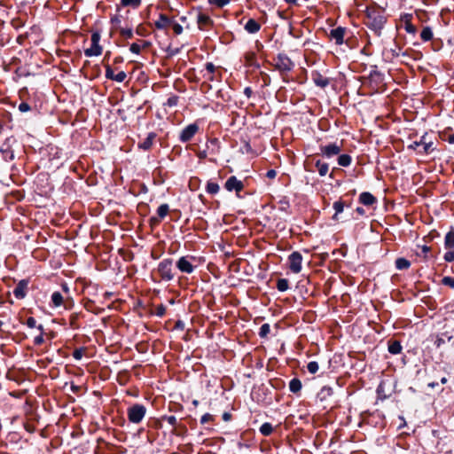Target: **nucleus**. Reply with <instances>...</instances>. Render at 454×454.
I'll use <instances>...</instances> for the list:
<instances>
[{"instance_id": "f3484780", "label": "nucleus", "mask_w": 454, "mask_h": 454, "mask_svg": "<svg viewBox=\"0 0 454 454\" xmlns=\"http://www.w3.org/2000/svg\"><path fill=\"white\" fill-rule=\"evenodd\" d=\"M376 198L370 192H364L359 195V202L364 206H372L376 202Z\"/></svg>"}, {"instance_id": "aec40b11", "label": "nucleus", "mask_w": 454, "mask_h": 454, "mask_svg": "<svg viewBox=\"0 0 454 454\" xmlns=\"http://www.w3.org/2000/svg\"><path fill=\"white\" fill-rule=\"evenodd\" d=\"M315 167L320 176H325L329 170V165L326 162L317 160L315 163Z\"/></svg>"}, {"instance_id": "20e7f679", "label": "nucleus", "mask_w": 454, "mask_h": 454, "mask_svg": "<svg viewBox=\"0 0 454 454\" xmlns=\"http://www.w3.org/2000/svg\"><path fill=\"white\" fill-rule=\"evenodd\" d=\"M172 269L173 260L169 258L163 259L158 265V272L160 278L165 281H170L174 278Z\"/></svg>"}, {"instance_id": "ddd939ff", "label": "nucleus", "mask_w": 454, "mask_h": 454, "mask_svg": "<svg viewBox=\"0 0 454 454\" xmlns=\"http://www.w3.org/2000/svg\"><path fill=\"white\" fill-rule=\"evenodd\" d=\"M197 24L200 30H207L213 25V20L208 15L200 12L197 16Z\"/></svg>"}, {"instance_id": "3c124183", "label": "nucleus", "mask_w": 454, "mask_h": 454, "mask_svg": "<svg viewBox=\"0 0 454 454\" xmlns=\"http://www.w3.org/2000/svg\"><path fill=\"white\" fill-rule=\"evenodd\" d=\"M18 108L21 113L28 112L31 109L30 106L26 102L20 103Z\"/></svg>"}, {"instance_id": "a19ab883", "label": "nucleus", "mask_w": 454, "mask_h": 454, "mask_svg": "<svg viewBox=\"0 0 454 454\" xmlns=\"http://www.w3.org/2000/svg\"><path fill=\"white\" fill-rule=\"evenodd\" d=\"M120 34L125 37V38H128V39H130L133 37V31L131 28H121L120 29Z\"/></svg>"}, {"instance_id": "f8f14e48", "label": "nucleus", "mask_w": 454, "mask_h": 454, "mask_svg": "<svg viewBox=\"0 0 454 454\" xmlns=\"http://www.w3.org/2000/svg\"><path fill=\"white\" fill-rule=\"evenodd\" d=\"M176 267L183 273L191 274L194 270V266L187 256L179 258L176 262Z\"/></svg>"}, {"instance_id": "e433bc0d", "label": "nucleus", "mask_w": 454, "mask_h": 454, "mask_svg": "<svg viewBox=\"0 0 454 454\" xmlns=\"http://www.w3.org/2000/svg\"><path fill=\"white\" fill-rule=\"evenodd\" d=\"M270 326L269 324H263L261 327H260V331H259V336L261 338H265L267 337V335L270 333Z\"/></svg>"}, {"instance_id": "bf43d9fd", "label": "nucleus", "mask_w": 454, "mask_h": 454, "mask_svg": "<svg viewBox=\"0 0 454 454\" xmlns=\"http://www.w3.org/2000/svg\"><path fill=\"white\" fill-rule=\"evenodd\" d=\"M276 176H277V172H276V170H274V169H270V170H268V171H267V173H266V176H267L268 178H270V179H273V178H275V177H276Z\"/></svg>"}, {"instance_id": "ea45409f", "label": "nucleus", "mask_w": 454, "mask_h": 454, "mask_svg": "<svg viewBox=\"0 0 454 454\" xmlns=\"http://www.w3.org/2000/svg\"><path fill=\"white\" fill-rule=\"evenodd\" d=\"M37 328L39 329V331L41 332V333H40L38 336H36V337L35 338V340H34V343H35V345H41V344H43V341H44V339H43V325H38V326H37Z\"/></svg>"}, {"instance_id": "7ed1b4c3", "label": "nucleus", "mask_w": 454, "mask_h": 454, "mask_svg": "<svg viewBox=\"0 0 454 454\" xmlns=\"http://www.w3.org/2000/svg\"><path fill=\"white\" fill-rule=\"evenodd\" d=\"M420 147L421 149H419L418 153L421 154H428L434 150V143L427 141L426 135L422 136L419 141H414L408 146L409 149L412 150H418Z\"/></svg>"}, {"instance_id": "5701e85b", "label": "nucleus", "mask_w": 454, "mask_h": 454, "mask_svg": "<svg viewBox=\"0 0 454 454\" xmlns=\"http://www.w3.org/2000/svg\"><path fill=\"white\" fill-rule=\"evenodd\" d=\"M444 246L447 249L454 248V231H449L444 239Z\"/></svg>"}, {"instance_id": "7c9ffc66", "label": "nucleus", "mask_w": 454, "mask_h": 454, "mask_svg": "<svg viewBox=\"0 0 454 454\" xmlns=\"http://www.w3.org/2000/svg\"><path fill=\"white\" fill-rule=\"evenodd\" d=\"M121 4L123 7H132L137 9L141 4V0H121Z\"/></svg>"}, {"instance_id": "e2e57ef3", "label": "nucleus", "mask_w": 454, "mask_h": 454, "mask_svg": "<svg viewBox=\"0 0 454 454\" xmlns=\"http://www.w3.org/2000/svg\"><path fill=\"white\" fill-rule=\"evenodd\" d=\"M223 418L225 421H227L231 419V414L225 412V413H223Z\"/></svg>"}, {"instance_id": "c85d7f7f", "label": "nucleus", "mask_w": 454, "mask_h": 454, "mask_svg": "<svg viewBox=\"0 0 454 454\" xmlns=\"http://www.w3.org/2000/svg\"><path fill=\"white\" fill-rule=\"evenodd\" d=\"M411 266V262L405 259V258H397L395 260V267L398 269V270H407L409 269Z\"/></svg>"}, {"instance_id": "c03bdc74", "label": "nucleus", "mask_w": 454, "mask_h": 454, "mask_svg": "<svg viewBox=\"0 0 454 454\" xmlns=\"http://www.w3.org/2000/svg\"><path fill=\"white\" fill-rule=\"evenodd\" d=\"M114 76H115V74H114V70L112 69V67L109 65H107L106 67V77L109 80L114 81Z\"/></svg>"}, {"instance_id": "9b49d317", "label": "nucleus", "mask_w": 454, "mask_h": 454, "mask_svg": "<svg viewBox=\"0 0 454 454\" xmlns=\"http://www.w3.org/2000/svg\"><path fill=\"white\" fill-rule=\"evenodd\" d=\"M347 33V28L343 27H338L330 31L329 38L334 41L335 44L341 45L344 43V37Z\"/></svg>"}, {"instance_id": "72a5a7b5", "label": "nucleus", "mask_w": 454, "mask_h": 454, "mask_svg": "<svg viewBox=\"0 0 454 454\" xmlns=\"http://www.w3.org/2000/svg\"><path fill=\"white\" fill-rule=\"evenodd\" d=\"M206 190L210 194H216L219 192L220 187L218 184L209 181L207 184Z\"/></svg>"}, {"instance_id": "0eeeda50", "label": "nucleus", "mask_w": 454, "mask_h": 454, "mask_svg": "<svg viewBox=\"0 0 454 454\" xmlns=\"http://www.w3.org/2000/svg\"><path fill=\"white\" fill-rule=\"evenodd\" d=\"M288 261H289V269L293 273L297 274L301 271L302 255L301 254L300 252H297V251L293 252L289 255Z\"/></svg>"}, {"instance_id": "c756f323", "label": "nucleus", "mask_w": 454, "mask_h": 454, "mask_svg": "<svg viewBox=\"0 0 454 454\" xmlns=\"http://www.w3.org/2000/svg\"><path fill=\"white\" fill-rule=\"evenodd\" d=\"M388 351L393 355L399 354L402 351V346H401L400 342L395 340V341H392L391 343H389Z\"/></svg>"}, {"instance_id": "4c0bfd02", "label": "nucleus", "mask_w": 454, "mask_h": 454, "mask_svg": "<svg viewBox=\"0 0 454 454\" xmlns=\"http://www.w3.org/2000/svg\"><path fill=\"white\" fill-rule=\"evenodd\" d=\"M418 247L421 249V254H418V255H422L425 260H427L429 258L428 254L431 251V247L427 245L418 246Z\"/></svg>"}, {"instance_id": "338daca9", "label": "nucleus", "mask_w": 454, "mask_h": 454, "mask_svg": "<svg viewBox=\"0 0 454 454\" xmlns=\"http://www.w3.org/2000/svg\"><path fill=\"white\" fill-rule=\"evenodd\" d=\"M356 211L358 214L363 215L364 213V209L362 207H357Z\"/></svg>"}, {"instance_id": "680f3d73", "label": "nucleus", "mask_w": 454, "mask_h": 454, "mask_svg": "<svg viewBox=\"0 0 454 454\" xmlns=\"http://www.w3.org/2000/svg\"><path fill=\"white\" fill-rule=\"evenodd\" d=\"M198 156H199V158H200V159H204V158H206V157H207V153H206V152H205V151H203V152H200V153H199V154H198Z\"/></svg>"}, {"instance_id": "473e14b6", "label": "nucleus", "mask_w": 454, "mask_h": 454, "mask_svg": "<svg viewBox=\"0 0 454 454\" xmlns=\"http://www.w3.org/2000/svg\"><path fill=\"white\" fill-rule=\"evenodd\" d=\"M333 391L331 387L325 386L321 388L319 392V396L321 400L326 399L328 396H331L333 395Z\"/></svg>"}, {"instance_id": "de8ad7c7", "label": "nucleus", "mask_w": 454, "mask_h": 454, "mask_svg": "<svg viewBox=\"0 0 454 454\" xmlns=\"http://www.w3.org/2000/svg\"><path fill=\"white\" fill-rule=\"evenodd\" d=\"M231 0H210L209 2L211 4H215L217 7H223L227 5L230 3Z\"/></svg>"}, {"instance_id": "13d9d810", "label": "nucleus", "mask_w": 454, "mask_h": 454, "mask_svg": "<svg viewBox=\"0 0 454 454\" xmlns=\"http://www.w3.org/2000/svg\"><path fill=\"white\" fill-rule=\"evenodd\" d=\"M161 220H162V219H161V218H160V216H159V215H157V216H152V217L150 218V223H151L152 225H157V224H159V223H160V221H161Z\"/></svg>"}, {"instance_id": "0e129e2a", "label": "nucleus", "mask_w": 454, "mask_h": 454, "mask_svg": "<svg viewBox=\"0 0 454 454\" xmlns=\"http://www.w3.org/2000/svg\"><path fill=\"white\" fill-rule=\"evenodd\" d=\"M448 141L449 143L450 144H453L454 143V134L452 135H450L449 137H448Z\"/></svg>"}, {"instance_id": "412c9836", "label": "nucleus", "mask_w": 454, "mask_h": 454, "mask_svg": "<svg viewBox=\"0 0 454 454\" xmlns=\"http://www.w3.org/2000/svg\"><path fill=\"white\" fill-rule=\"evenodd\" d=\"M141 42V44L140 43H134L130 45L129 47V51L132 52V53H135V54H139L141 50L142 49H145V48H147L149 47L150 45V43L147 42V41H140Z\"/></svg>"}, {"instance_id": "052dcab7", "label": "nucleus", "mask_w": 454, "mask_h": 454, "mask_svg": "<svg viewBox=\"0 0 454 454\" xmlns=\"http://www.w3.org/2000/svg\"><path fill=\"white\" fill-rule=\"evenodd\" d=\"M244 93L247 98H250L252 95V90L249 87H247L244 90Z\"/></svg>"}, {"instance_id": "58836bf2", "label": "nucleus", "mask_w": 454, "mask_h": 454, "mask_svg": "<svg viewBox=\"0 0 454 454\" xmlns=\"http://www.w3.org/2000/svg\"><path fill=\"white\" fill-rule=\"evenodd\" d=\"M318 364L316 361H311L307 365V369L311 374L316 373L318 371Z\"/></svg>"}, {"instance_id": "bb28decb", "label": "nucleus", "mask_w": 454, "mask_h": 454, "mask_svg": "<svg viewBox=\"0 0 454 454\" xmlns=\"http://www.w3.org/2000/svg\"><path fill=\"white\" fill-rule=\"evenodd\" d=\"M352 162V158L348 154H340L338 157V164L341 167H348Z\"/></svg>"}, {"instance_id": "69168bd1", "label": "nucleus", "mask_w": 454, "mask_h": 454, "mask_svg": "<svg viewBox=\"0 0 454 454\" xmlns=\"http://www.w3.org/2000/svg\"><path fill=\"white\" fill-rule=\"evenodd\" d=\"M289 4H296L297 0H285Z\"/></svg>"}, {"instance_id": "dca6fc26", "label": "nucleus", "mask_w": 454, "mask_h": 454, "mask_svg": "<svg viewBox=\"0 0 454 454\" xmlns=\"http://www.w3.org/2000/svg\"><path fill=\"white\" fill-rule=\"evenodd\" d=\"M312 80L320 88H325L329 84V79L317 72L312 74Z\"/></svg>"}, {"instance_id": "39448f33", "label": "nucleus", "mask_w": 454, "mask_h": 454, "mask_svg": "<svg viewBox=\"0 0 454 454\" xmlns=\"http://www.w3.org/2000/svg\"><path fill=\"white\" fill-rule=\"evenodd\" d=\"M101 35L100 33L95 31L91 34V47L84 51L86 57L99 56L102 54L103 48L99 45Z\"/></svg>"}, {"instance_id": "603ef678", "label": "nucleus", "mask_w": 454, "mask_h": 454, "mask_svg": "<svg viewBox=\"0 0 454 454\" xmlns=\"http://www.w3.org/2000/svg\"><path fill=\"white\" fill-rule=\"evenodd\" d=\"M444 260L449 262H453L454 261V250H450V251H448L447 253H445Z\"/></svg>"}, {"instance_id": "6ab92c4d", "label": "nucleus", "mask_w": 454, "mask_h": 454, "mask_svg": "<svg viewBox=\"0 0 454 454\" xmlns=\"http://www.w3.org/2000/svg\"><path fill=\"white\" fill-rule=\"evenodd\" d=\"M261 28V25L259 22H257L254 19H249L247 20V22L246 23L245 25V29L249 33V34H255L257 33Z\"/></svg>"}, {"instance_id": "6e6d98bb", "label": "nucleus", "mask_w": 454, "mask_h": 454, "mask_svg": "<svg viewBox=\"0 0 454 454\" xmlns=\"http://www.w3.org/2000/svg\"><path fill=\"white\" fill-rule=\"evenodd\" d=\"M205 67H206V70L209 73V74H214L215 70V67L213 63L211 62H207L206 65H205Z\"/></svg>"}, {"instance_id": "a878e982", "label": "nucleus", "mask_w": 454, "mask_h": 454, "mask_svg": "<svg viewBox=\"0 0 454 454\" xmlns=\"http://www.w3.org/2000/svg\"><path fill=\"white\" fill-rule=\"evenodd\" d=\"M333 209L335 211L334 215H333V219L337 221L338 220V215L343 212L344 209V202L342 200H338L333 203Z\"/></svg>"}, {"instance_id": "774afa93", "label": "nucleus", "mask_w": 454, "mask_h": 454, "mask_svg": "<svg viewBox=\"0 0 454 454\" xmlns=\"http://www.w3.org/2000/svg\"><path fill=\"white\" fill-rule=\"evenodd\" d=\"M112 22H113V23H114V22H120V20H119V18L114 17V18H113V19H112Z\"/></svg>"}, {"instance_id": "09e8293b", "label": "nucleus", "mask_w": 454, "mask_h": 454, "mask_svg": "<svg viewBox=\"0 0 454 454\" xmlns=\"http://www.w3.org/2000/svg\"><path fill=\"white\" fill-rule=\"evenodd\" d=\"M442 284L445 286H449L451 288H454V278L451 277H444L442 278Z\"/></svg>"}, {"instance_id": "864d4df0", "label": "nucleus", "mask_w": 454, "mask_h": 454, "mask_svg": "<svg viewBox=\"0 0 454 454\" xmlns=\"http://www.w3.org/2000/svg\"><path fill=\"white\" fill-rule=\"evenodd\" d=\"M213 420V416L209 413H206L204 414L201 419H200V423L201 424H206L207 422H210Z\"/></svg>"}, {"instance_id": "a18cd8bd", "label": "nucleus", "mask_w": 454, "mask_h": 454, "mask_svg": "<svg viewBox=\"0 0 454 454\" xmlns=\"http://www.w3.org/2000/svg\"><path fill=\"white\" fill-rule=\"evenodd\" d=\"M84 355V349L82 348H77V349H74V352H73V357L75 359V360H80L82 359V357Z\"/></svg>"}, {"instance_id": "393cba45", "label": "nucleus", "mask_w": 454, "mask_h": 454, "mask_svg": "<svg viewBox=\"0 0 454 454\" xmlns=\"http://www.w3.org/2000/svg\"><path fill=\"white\" fill-rule=\"evenodd\" d=\"M301 382L299 379L294 378L289 383V389L292 393H298L301 389Z\"/></svg>"}, {"instance_id": "f704fd0d", "label": "nucleus", "mask_w": 454, "mask_h": 454, "mask_svg": "<svg viewBox=\"0 0 454 454\" xmlns=\"http://www.w3.org/2000/svg\"><path fill=\"white\" fill-rule=\"evenodd\" d=\"M277 288L280 292H285L289 288L288 280L286 278H279L277 281Z\"/></svg>"}, {"instance_id": "37998d69", "label": "nucleus", "mask_w": 454, "mask_h": 454, "mask_svg": "<svg viewBox=\"0 0 454 454\" xmlns=\"http://www.w3.org/2000/svg\"><path fill=\"white\" fill-rule=\"evenodd\" d=\"M166 313V307L163 304L158 305L155 308V315L161 317Z\"/></svg>"}, {"instance_id": "2f4dec72", "label": "nucleus", "mask_w": 454, "mask_h": 454, "mask_svg": "<svg viewBox=\"0 0 454 454\" xmlns=\"http://www.w3.org/2000/svg\"><path fill=\"white\" fill-rule=\"evenodd\" d=\"M420 37L424 42L430 41L433 38V32L429 27H425L421 33Z\"/></svg>"}, {"instance_id": "423d86ee", "label": "nucleus", "mask_w": 454, "mask_h": 454, "mask_svg": "<svg viewBox=\"0 0 454 454\" xmlns=\"http://www.w3.org/2000/svg\"><path fill=\"white\" fill-rule=\"evenodd\" d=\"M275 68L282 73L289 72L294 67V62L286 54L280 53L274 59Z\"/></svg>"}, {"instance_id": "4be33fe9", "label": "nucleus", "mask_w": 454, "mask_h": 454, "mask_svg": "<svg viewBox=\"0 0 454 454\" xmlns=\"http://www.w3.org/2000/svg\"><path fill=\"white\" fill-rule=\"evenodd\" d=\"M411 15L404 16V28L405 31L409 34L414 35L417 31L416 27L411 22Z\"/></svg>"}, {"instance_id": "5fc2aeb1", "label": "nucleus", "mask_w": 454, "mask_h": 454, "mask_svg": "<svg viewBox=\"0 0 454 454\" xmlns=\"http://www.w3.org/2000/svg\"><path fill=\"white\" fill-rule=\"evenodd\" d=\"M26 325H27L29 328H35V327H36V320H35V317H29L27 319Z\"/></svg>"}, {"instance_id": "6e6552de", "label": "nucleus", "mask_w": 454, "mask_h": 454, "mask_svg": "<svg viewBox=\"0 0 454 454\" xmlns=\"http://www.w3.org/2000/svg\"><path fill=\"white\" fill-rule=\"evenodd\" d=\"M198 131H199V125L197 123L189 124L181 131L179 139L183 143L188 142L194 137V135Z\"/></svg>"}, {"instance_id": "f03ea898", "label": "nucleus", "mask_w": 454, "mask_h": 454, "mask_svg": "<svg viewBox=\"0 0 454 454\" xmlns=\"http://www.w3.org/2000/svg\"><path fill=\"white\" fill-rule=\"evenodd\" d=\"M145 413L146 408L139 403L130 406L127 411L128 419L133 424L140 423L145 418Z\"/></svg>"}, {"instance_id": "9d476101", "label": "nucleus", "mask_w": 454, "mask_h": 454, "mask_svg": "<svg viewBox=\"0 0 454 454\" xmlns=\"http://www.w3.org/2000/svg\"><path fill=\"white\" fill-rule=\"evenodd\" d=\"M319 149L322 155L327 158H332L341 152V145L336 143H332L325 145H320Z\"/></svg>"}, {"instance_id": "49530a36", "label": "nucleus", "mask_w": 454, "mask_h": 454, "mask_svg": "<svg viewBox=\"0 0 454 454\" xmlns=\"http://www.w3.org/2000/svg\"><path fill=\"white\" fill-rule=\"evenodd\" d=\"M126 73L124 71H120L118 74H115L114 81L122 82L126 79Z\"/></svg>"}, {"instance_id": "c9c22d12", "label": "nucleus", "mask_w": 454, "mask_h": 454, "mask_svg": "<svg viewBox=\"0 0 454 454\" xmlns=\"http://www.w3.org/2000/svg\"><path fill=\"white\" fill-rule=\"evenodd\" d=\"M169 212V207L168 204H161L157 209V215L160 218L163 219Z\"/></svg>"}, {"instance_id": "f257e3e1", "label": "nucleus", "mask_w": 454, "mask_h": 454, "mask_svg": "<svg viewBox=\"0 0 454 454\" xmlns=\"http://www.w3.org/2000/svg\"><path fill=\"white\" fill-rule=\"evenodd\" d=\"M367 26L378 32L380 31L386 21L387 18L384 14V11L379 7H368L365 11Z\"/></svg>"}, {"instance_id": "1a4fd4ad", "label": "nucleus", "mask_w": 454, "mask_h": 454, "mask_svg": "<svg viewBox=\"0 0 454 454\" xmlns=\"http://www.w3.org/2000/svg\"><path fill=\"white\" fill-rule=\"evenodd\" d=\"M224 188L228 192L235 191L239 195V193L244 189V184L242 181L237 179L235 176H231L226 180Z\"/></svg>"}, {"instance_id": "b1692460", "label": "nucleus", "mask_w": 454, "mask_h": 454, "mask_svg": "<svg viewBox=\"0 0 454 454\" xmlns=\"http://www.w3.org/2000/svg\"><path fill=\"white\" fill-rule=\"evenodd\" d=\"M51 302L54 307H59L64 304V297L59 292H54L51 294Z\"/></svg>"}, {"instance_id": "4468645a", "label": "nucleus", "mask_w": 454, "mask_h": 454, "mask_svg": "<svg viewBox=\"0 0 454 454\" xmlns=\"http://www.w3.org/2000/svg\"><path fill=\"white\" fill-rule=\"evenodd\" d=\"M27 281L21 280L13 289V294L17 299H23L27 294Z\"/></svg>"}, {"instance_id": "79ce46f5", "label": "nucleus", "mask_w": 454, "mask_h": 454, "mask_svg": "<svg viewBox=\"0 0 454 454\" xmlns=\"http://www.w3.org/2000/svg\"><path fill=\"white\" fill-rule=\"evenodd\" d=\"M170 27H172L176 35H181L183 33V27L176 21L173 20V23H171Z\"/></svg>"}, {"instance_id": "2eb2a0df", "label": "nucleus", "mask_w": 454, "mask_h": 454, "mask_svg": "<svg viewBox=\"0 0 454 454\" xmlns=\"http://www.w3.org/2000/svg\"><path fill=\"white\" fill-rule=\"evenodd\" d=\"M157 135L154 132H150L146 138L138 144V147L145 151L151 149Z\"/></svg>"}, {"instance_id": "4d7b16f0", "label": "nucleus", "mask_w": 454, "mask_h": 454, "mask_svg": "<svg viewBox=\"0 0 454 454\" xmlns=\"http://www.w3.org/2000/svg\"><path fill=\"white\" fill-rule=\"evenodd\" d=\"M178 98L177 97H171L168 99L167 105L168 106H174L177 104Z\"/></svg>"}, {"instance_id": "8fccbe9b", "label": "nucleus", "mask_w": 454, "mask_h": 454, "mask_svg": "<svg viewBox=\"0 0 454 454\" xmlns=\"http://www.w3.org/2000/svg\"><path fill=\"white\" fill-rule=\"evenodd\" d=\"M164 420H166L170 426L175 427L177 423V419L175 416H166L163 418Z\"/></svg>"}, {"instance_id": "cd10ccee", "label": "nucleus", "mask_w": 454, "mask_h": 454, "mask_svg": "<svg viewBox=\"0 0 454 454\" xmlns=\"http://www.w3.org/2000/svg\"><path fill=\"white\" fill-rule=\"evenodd\" d=\"M259 431L262 435L269 436L273 432V427L270 423L265 422L260 427Z\"/></svg>"}, {"instance_id": "a211bd4d", "label": "nucleus", "mask_w": 454, "mask_h": 454, "mask_svg": "<svg viewBox=\"0 0 454 454\" xmlns=\"http://www.w3.org/2000/svg\"><path fill=\"white\" fill-rule=\"evenodd\" d=\"M171 23H173V20L164 14H160L159 20L155 21V27L158 29H166L170 27Z\"/></svg>"}]
</instances>
